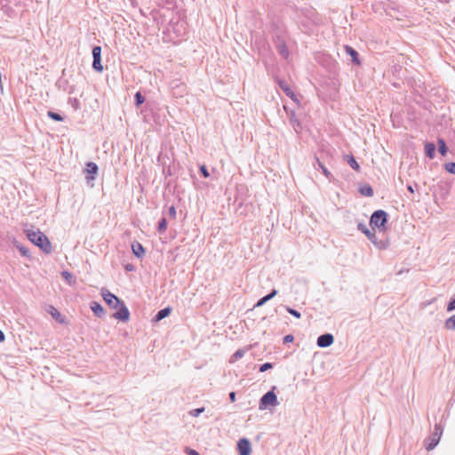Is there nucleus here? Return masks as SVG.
I'll list each match as a JSON object with an SVG mask.
<instances>
[{
  "mask_svg": "<svg viewBox=\"0 0 455 455\" xmlns=\"http://www.w3.org/2000/svg\"><path fill=\"white\" fill-rule=\"evenodd\" d=\"M27 238L43 252L50 254L52 251V246L49 238L39 229H24Z\"/></svg>",
  "mask_w": 455,
  "mask_h": 455,
  "instance_id": "nucleus-1",
  "label": "nucleus"
},
{
  "mask_svg": "<svg viewBox=\"0 0 455 455\" xmlns=\"http://www.w3.org/2000/svg\"><path fill=\"white\" fill-rule=\"evenodd\" d=\"M389 220L388 213L384 210L374 211L370 218V226L374 229H378L379 233H385L387 230V223Z\"/></svg>",
  "mask_w": 455,
  "mask_h": 455,
  "instance_id": "nucleus-2",
  "label": "nucleus"
},
{
  "mask_svg": "<svg viewBox=\"0 0 455 455\" xmlns=\"http://www.w3.org/2000/svg\"><path fill=\"white\" fill-rule=\"evenodd\" d=\"M276 389L275 386H273L269 391L264 394L259 402V409L264 411L270 407H275L279 404L277 395L275 393Z\"/></svg>",
  "mask_w": 455,
  "mask_h": 455,
  "instance_id": "nucleus-3",
  "label": "nucleus"
},
{
  "mask_svg": "<svg viewBox=\"0 0 455 455\" xmlns=\"http://www.w3.org/2000/svg\"><path fill=\"white\" fill-rule=\"evenodd\" d=\"M99 172V167L94 162H87L84 168L86 183L90 187H93V181Z\"/></svg>",
  "mask_w": 455,
  "mask_h": 455,
  "instance_id": "nucleus-4",
  "label": "nucleus"
},
{
  "mask_svg": "<svg viewBox=\"0 0 455 455\" xmlns=\"http://www.w3.org/2000/svg\"><path fill=\"white\" fill-rule=\"evenodd\" d=\"M100 294L106 304L111 308H117L118 305L121 304L122 299L106 288L101 289Z\"/></svg>",
  "mask_w": 455,
  "mask_h": 455,
  "instance_id": "nucleus-5",
  "label": "nucleus"
},
{
  "mask_svg": "<svg viewBox=\"0 0 455 455\" xmlns=\"http://www.w3.org/2000/svg\"><path fill=\"white\" fill-rule=\"evenodd\" d=\"M116 309V311L112 315L115 319L122 322H127L130 319V311L123 300Z\"/></svg>",
  "mask_w": 455,
  "mask_h": 455,
  "instance_id": "nucleus-6",
  "label": "nucleus"
},
{
  "mask_svg": "<svg viewBox=\"0 0 455 455\" xmlns=\"http://www.w3.org/2000/svg\"><path fill=\"white\" fill-rule=\"evenodd\" d=\"M443 434V427L441 425H435V430H434V433L432 435V439L430 441V443L427 445V451H431L433 449H435L437 444L439 443V441H440V437Z\"/></svg>",
  "mask_w": 455,
  "mask_h": 455,
  "instance_id": "nucleus-7",
  "label": "nucleus"
},
{
  "mask_svg": "<svg viewBox=\"0 0 455 455\" xmlns=\"http://www.w3.org/2000/svg\"><path fill=\"white\" fill-rule=\"evenodd\" d=\"M237 451L239 455H251V442L245 437L239 439L237 442Z\"/></svg>",
  "mask_w": 455,
  "mask_h": 455,
  "instance_id": "nucleus-8",
  "label": "nucleus"
},
{
  "mask_svg": "<svg viewBox=\"0 0 455 455\" xmlns=\"http://www.w3.org/2000/svg\"><path fill=\"white\" fill-rule=\"evenodd\" d=\"M45 311L52 315V317L59 323H67L66 317L52 305H47Z\"/></svg>",
  "mask_w": 455,
  "mask_h": 455,
  "instance_id": "nucleus-9",
  "label": "nucleus"
},
{
  "mask_svg": "<svg viewBox=\"0 0 455 455\" xmlns=\"http://www.w3.org/2000/svg\"><path fill=\"white\" fill-rule=\"evenodd\" d=\"M334 337L331 333H323L318 336L316 345L321 348H325L332 345Z\"/></svg>",
  "mask_w": 455,
  "mask_h": 455,
  "instance_id": "nucleus-10",
  "label": "nucleus"
},
{
  "mask_svg": "<svg viewBox=\"0 0 455 455\" xmlns=\"http://www.w3.org/2000/svg\"><path fill=\"white\" fill-rule=\"evenodd\" d=\"M371 242L374 244L376 248L379 250H386L389 246V239L385 235V233H382L381 237L379 238L377 235H374V238L371 240Z\"/></svg>",
  "mask_w": 455,
  "mask_h": 455,
  "instance_id": "nucleus-11",
  "label": "nucleus"
},
{
  "mask_svg": "<svg viewBox=\"0 0 455 455\" xmlns=\"http://www.w3.org/2000/svg\"><path fill=\"white\" fill-rule=\"evenodd\" d=\"M275 48L278 53L284 59H288L290 52L284 39L281 36H277L275 40Z\"/></svg>",
  "mask_w": 455,
  "mask_h": 455,
  "instance_id": "nucleus-12",
  "label": "nucleus"
},
{
  "mask_svg": "<svg viewBox=\"0 0 455 455\" xmlns=\"http://www.w3.org/2000/svg\"><path fill=\"white\" fill-rule=\"evenodd\" d=\"M90 308L93 312V314L99 318H102L106 315L105 308L100 303L97 301H92L90 303Z\"/></svg>",
  "mask_w": 455,
  "mask_h": 455,
  "instance_id": "nucleus-13",
  "label": "nucleus"
},
{
  "mask_svg": "<svg viewBox=\"0 0 455 455\" xmlns=\"http://www.w3.org/2000/svg\"><path fill=\"white\" fill-rule=\"evenodd\" d=\"M345 52L347 55L351 57V61L355 65H361V60L359 58V53L355 49H354L350 45H345Z\"/></svg>",
  "mask_w": 455,
  "mask_h": 455,
  "instance_id": "nucleus-14",
  "label": "nucleus"
},
{
  "mask_svg": "<svg viewBox=\"0 0 455 455\" xmlns=\"http://www.w3.org/2000/svg\"><path fill=\"white\" fill-rule=\"evenodd\" d=\"M288 115H289L290 123H291L294 132L297 134H299L300 132L301 129H302L301 123L297 118L296 114H295L294 111L291 110Z\"/></svg>",
  "mask_w": 455,
  "mask_h": 455,
  "instance_id": "nucleus-15",
  "label": "nucleus"
},
{
  "mask_svg": "<svg viewBox=\"0 0 455 455\" xmlns=\"http://www.w3.org/2000/svg\"><path fill=\"white\" fill-rule=\"evenodd\" d=\"M278 293V291L276 289H272L269 293L260 298L255 304V307H259L265 305L267 301L272 299L275 296H276Z\"/></svg>",
  "mask_w": 455,
  "mask_h": 455,
  "instance_id": "nucleus-16",
  "label": "nucleus"
},
{
  "mask_svg": "<svg viewBox=\"0 0 455 455\" xmlns=\"http://www.w3.org/2000/svg\"><path fill=\"white\" fill-rule=\"evenodd\" d=\"M132 253L139 259L142 258L146 252L144 246L137 241H134L132 243Z\"/></svg>",
  "mask_w": 455,
  "mask_h": 455,
  "instance_id": "nucleus-17",
  "label": "nucleus"
},
{
  "mask_svg": "<svg viewBox=\"0 0 455 455\" xmlns=\"http://www.w3.org/2000/svg\"><path fill=\"white\" fill-rule=\"evenodd\" d=\"M278 85L283 91V92L285 93L286 96L291 98L292 100H297L296 94L294 93V92L291 89V87L285 81L280 80L278 82Z\"/></svg>",
  "mask_w": 455,
  "mask_h": 455,
  "instance_id": "nucleus-18",
  "label": "nucleus"
},
{
  "mask_svg": "<svg viewBox=\"0 0 455 455\" xmlns=\"http://www.w3.org/2000/svg\"><path fill=\"white\" fill-rule=\"evenodd\" d=\"M172 313V307H166L162 309H160L156 315L153 317V322H160L161 320L164 319L165 317L169 316Z\"/></svg>",
  "mask_w": 455,
  "mask_h": 455,
  "instance_id": "nucleus-19",
  "label": "nucleus"
},
{
  "mask_svg": "<svg viewBox=\"0 0 455 455\" xmlns=\"http://www.w3.org/2000/svg\"><path fill=\"white\" fill-rule=\"evenodd\" d=\"M435 145L433 142L427 141L424 145L425 155L429 159H434L435 156Z\"/></svg>",
  "mask_w": 455,
  "mask_h": 455,
  "instance_id": "nucleus-20",
  "label": "nucleus"
},
{
  "mask_svg": "<svg viewBox=\"0 0 455 455\" xmlns=\"http://www.w3.org/2000/svg\"><path fill=\"white\" fill-rule=\"evenodd\" d=\"M359 193L367 197H371L374 195L373 188L369 184L361 185L358 188Z\"/></svg>",
  "mask_w": 455,
  "mask_h": 455,
  "instance_id": "nucleus-21",
  "label": "nucleus"
},
{
  "mask_svg": "<svg viewBox=\"0 0 455 455\" xmlns=\"http://www.w3.org/2000/svg\"><path fill=\"white\" fill-rule=\"evenodd\" d=\"M345 157L347 159V163L353 170H355L356 172H360L361 167H360L359 164L357 163V161L355 160V158L354 157V156L347 155Z\"/></svg>",
  "mask_w": 455,
  "mask_h": 455,
  "instance_id": "nucleus-22",
  "label": "nucleus"
},
{
  "mask_svg": "<svg viewBox=\"0 0 455 455\" xmlns=\"http://www.w3.org/2000/svg\"><path fill=\"white\" fill-rule=\"evenodd\" d=\"M437 146H438V152L442 156H445L447 154V152H448V147L446 145V142H445L444 139L438 138V140H437Z\"/></svg>",
  "mask_w": 455,
  "mask_h": 455,
  "instance_id": "nucleus-23",
  "label": "nucleus"
},
{
  "mask_svg": "<svg viewBox=\"0 0 455 455\" xmlns=\"http://www.w3.org/2000/svg\"><path fill=\"white\" fill-rule=\"evenodd\" d=\"M15 247L17 248V250L20 252V254L23 257L31 258L30 251L26 246H24L23 244H20L18 242H15Z\"/></svg>",
  "mask_w": 455,
  "mask_h": 455,
  "instance_id": "nucleus-24",
  "label": "nucleus"
},
{
  "mask_svg": "<svg viewBox=\"0 0 455 455\" xmlns=\"http://www.w3.org/2000/svg\"><path fill=\"white\" fill-rule=\"evenodd\" d=\"M167 225H168L167 219L165 216H163L158 222V226H157L158 233L159 234L164 233L167 229Z\"/></svg>",
  "mask_w": 455,
  "mask_h": 455,
  "instance_id": "nucleus-25",
  "label": "nucleus"
},
{
  "mask_svg": "<svg viewBox=\"0 0 455 455\" xmlns=\"http://www.w3.org/2000/svg\"><path fill=\"white\" fill-rule=\"evenodd\" d=\"M316 162H317V165H318V167L322 170L323 174V175H324V176H325L329 180H331L333 178L332 174L329 172V170L325 167V165H324L322 162H320V160H319V159H316Z\"/></svg>",
  "mask_w": 455,
  "mask_h": 455,
  "instance_id": "nucleus-26",
  "label": "nucleus"
},
{
  "mask_svg": "<svg viewBox=\"0 0 455 455\" xmlns=\"http://www.w3.org/2000/svg\"><path fill=\"white\" fill-rule=\"evenodd\" d=\"M145 102V97L140 92H137L134 95V105L140 108Z\"/></svg>",
  "mask_w": 455,
  "mask_h": 455,
  "instance_id": "nucleus-27",
  "label": "nucleus"
},
{
  "mask_svg": "<svg viewBox=\"0 0 455 455\" xmlns=\"http://www.w3.org/2000/svg\"><path fill=\"white\" fill-rule=\"evenodd\" d=\"M47 116L49 118H51L56 122H62L64 120V117L60 113H57V112L48 111Z\"/></svg>",
  "mask_w": 455,
  "mask_h": 455,
  "instance_id": "nucleus-28",
  "label": "nucleus"
},
{
  "mask_svg": "<svg viewBox=\"0 0 455 455\" xmlns=\"http://www.w3.org/2000/svg\"><path fill=\"white\" fill-rule=\"evenodd\" d=\"M92 60H101V47L99 45H94L92 47Z\"/></svg>",
  "mask_w": 455,
  "mask_h": 455,
  "instance_id": "nucleus-29",
  "label": "nucleus"
},
{
  "mask_svg": "<svg viewBox=\"0 0 455 455\" xmlns=\"http://www.w3.org/2000/svg\"><path fill=\"white\" fill-rule=\"evenodd\" d=\"M445 327L448 330H455V315H451L445 321Z\"/></svg>",
  "mask_w": 455,
  "mask_h": 455,
  "instance_id": "nucleus-30",
  "label": "nucleus"
},
{
  "mask_svg": "<svg viewBox=\"0 0 455 455\" xmlns=\"http://www.w3.org/2000/svg\"><path fill=\"white\" fill-rule=\"evenodd\" d=\"M92 68L97 72L103 71V66L101 64V60H92Z\"/></svg>",
  "mask_w": 455,
  "mask_h": 455,
  "instance_id": "nucleus-31",
  "label": "nucleus"
},
{
  "mask_svg": "<svg viewBox=\"0 0 455 455\" xmlns=\"http://www.w3.org/2000/svg\"><path fill=\"white\" fill-rule=\"evenodd\" d=\"M285 309L290 315L296 317L297 319L301 318V314L298 310H296L289 306H286Z\"/></svg>",
  "mask_w": 455,
  "mask_h": 455,
  "instance_id": "nucleus-32",
  "label": "nucleus"
},
{
  "mask_svg": "<svg viewBox=\"0 0 455 455\" xmlns=\"http://www.w3.org/2000/svg\"><path fill=\"white\" fill-rule=\"evenodd\" d=\"M68 104L75 109L77 110L80 108V101L76 98H69Z\"/></svg>",
  "mask_w": 455,
  "mask_h": 455,
  "instance_id": "nucleus-33",
  "label": "nucleus"
},
{
  "mask_svg": "<svg viewBox=\"0 0 455 455\" xmlns=\"http://www.w3.org/2000/svg\"><path fill=\"white\" fill-rule=\"evenodd\" d=\"M61 276L65 279V281H67L69 284L72 283L73 279H74V276L73 275L68 271V270H64L61 272Z\"/></svg>",
  "mask_w": 455,
  "mask_h": 455,
  "instance_id": "nucleus-34",
  "label": "nucleus"
},
{
  "mask_svg": "<svg viewBox=\"0 0 455 455\" xmlns=\"http://www.w3.org/2000/svg\"><path fill=\"white\" fill-rule=\"evenodd\" d=\"M446 172L451 174H455V162H449L444 164Z\"/></svg>",
  "mask_w": 455,
  "mask_h": 455,
  "instance_id": "nucleus-35",
  "label": "nucleus"
},
{
  "mask_svg": "<svg viewBox=\"0 0 455 455\" xmlns=\"http://www.w3.org/2000/svg\"><path fill=\"white\" fill-rule=\"evenodd\" d=\"M273 367H274V363H268V362H267V363H262V364L259 366V371L260 372H264V371H267V370L272 369Z\"/></svg>",
  "mask_w": 455,
  "mask_h": 455,
  "instance_id": "nucleus-36",
  "label": "nucleus"
},
{
  "mask_svg": "<svg viewBox=\"0 0 455 455\" xmlns=\"http://www.w3.org/2000/svg\"><path fill=\"white\" fill-rule=\"evenodd\" d=\"M199 172H200V174L204 177V178H209L210 177V172L207 169V167L203 164L199 167Z\"/></svg>",
  "mask_w": 455,
  "mask_h": 455,
  "instance_id": "nucleus-37",
  "label": "nucleus"
},
{
  "mask_svg": "<svg viewBox=\"0 0 455 455\" xmlns=\"http://www.w3.org/2000/svg\"><path fill=\"white\" fill-rule=\"evenodd\" d=\"M168 215L171 219H175L177 215L176 208L174 205H171L168 209Z\"/></svg>",
  "mask_w": 455,
  "mask_h": 455,
  "instance_id": "nucleus-38",
  "label": "nucleus"
},
{
  "mask_svg": "<svg viewBox=\"0 0 455 455\" xmlns=\"http://www.w3.org/2000/svg\"><path fill=\"white\" fill-rule=\"evenodd\" d=\"M455 310V295L454 298H451L447 304V311L451 312Z\"/></svg>",
  "mask_w": 455,
  "mask_h": 455,
  "instance_id": "nucleus-39",
  "label": "nucleus"
},
{
  "mask_svg": "<svg viewBox=\"0 0 455 455\" xmlns=\"http://www.w3.org/2000/svg\"><path fill=\"white\" fill-rule=\"evenodd\" d=\"M293 339H294L293 335H291V334H287V335H285V336L283 338V344H288V343L292 342V341H293Z\"/></svg>",
  "mask_w": 455,
  "mask_h": 455,
  "instance_id": "nucleus-40",
  "label": "nucleus"
},
{
  "mask_svg": "<svg viewBox=\"0 0 455 455\" xmlns=\"http://www.w3.org/2000/svg\"><path fill=\"white\" fill-rule=\"evenodd\" d=\"M204 411V407L196 408V409L193 410L190 413L194 417H198Z\"/></svg>",
  "mask_w": 455,
  "mask_h": 455,
  "instance_id": "nucleus-41",
  "label": "nucleus"
},
{
  "mask_svg": "<svg viewBox=\"0 0 455 455\" xmlns=\"http://www.w3.org/2000/svg\"><path fill=\"white\" fill-rule=\"evenodd\" d=\"M363 234H364L370 241L372 240V238H374V235H376L374 232H371L369 228H367V230H365Z\"/></svg>",
  "mask_w": 455,
  "mask_h": 455,
  "instance_id": "nucleus-42",
  "label": "nucleus"
},
{
  "mask_svg": "<svg viewBox=\"0 0 455 455\" xmlns=\"http://www.w3.org/2000/svg\"><path fill=\"white\" fill-rule=\"evenodd\" d=\"M363 234H364L370 241L372 240V238H374V235H376L374 232H371L369 228H367V230H365Z\"/></svg>",
  "mask_w": 455,
  "mask_h": 455,
  "instance_id": "nucleus-43",
  "label": "nucleus"
},
{
  "mask_svg": "<svg viewBox=\"0 0 455 455\" xmlns=\"http://www.w3.org/2000/svg\"><path fill=\"white\" fill-rule=\"evenodd\" d=\"M363 234H364L370 241L372 240V238H374V235H376L374 232H371L369 228H367V230H365Z\"/></svg>",
  "mask_w": 455,
  "mask_h": 455,
  "instance_id": "nucleus-44",
  "label": "nucleus"
},
{
  "mask_svg": "<svg viewBox=\"0 0 455 455\" xmlns=\"http://www.w3.org/2000/svg\"><path fill=\"white\" fill-rule=\"evenodd\" d=\"M243 355H244V351H243V350H242V349H238V350H236V351L234 353L233 356H234L235 359H239V358H242V357L243 356Z\"/></svg>",
  "mask_w": 455,
  "mask_h": 455,
  "instance_id": "nucleus-45",
  "label": "nucleus"
},
{
  "mask_svg": "<svg viewBox=\"0 0 455 455\" xmlns=\"http://www.w3.org/2000/svg\"><path fill=\"white\" fill-rule=\"evenodd\" d=\"M367 228H368L367 226L363 222H359L357 224V229L359 231H361L362 233H363L365 230H367Z\"/></svg>",
  "mask_w": 455,
  "mask_h": 455,
  "instance_id": "nucleus-46",
  "label": "nucleus"
},
{
  "mask_svg": "<svg viewBox=\"0 0 455 455\" xmlns=\"http://www.w3.org/2000/svg\"><path fill=\"white\" fill-rule=\"evenodd\" d=\"M186 454L187 455H200L199 452L194 449L187 448L186 449Z\"/></svg>",
  "mask_w": 455,
  "mask_h": 455,
  "instance_id": "nucleus-47",
  "label": "nucleus"
},
{
  "mask_svg": "<svg viewBox=\"0 0 455 455\" xmlns=\"http://www.w3.org/2000/svg\"><path fill=\"white\" fill-rule=\"evenodd\" d=\"M228 396H229V400L231 403H234L235 402V399H236V394L235 392L232 391L228 394Z\"/></svg>",
  "mask_w": 455,
  "mask_h": 455,
  "instance_id": "nucleus-48",
  "label": "nucleus"
},
{
  "mask_svg": "<svg viewBox=\"0 0 455 455\" xmlns=\"http://www.w3.org/2000/svg\"><path fill=\"white\" fill-rule=\"evenodd\" d=\"M125 270L126 271H133L134 270V266L132 265V264H127L125 267H124Z\"/></svg>",
  "mask_w": 455,
  "mask_h": 455,
  "instance_id": "nucleus-49",
  "label": "nucleus"
},
{
  "mask_svg": "<svg viewBox=\"0 0 455 455\" xmlns=\"http://www.w3.org/2000/svg\"><path fill=\"white\" fill-rule=\"evenodd\" d=\"M413 185L412 184H408L407 185V190L411 193H414V188H413Z\"/></svg>",
  "mask_w": 455,
  "mask_h": 455,
  "instance_id": "nucleus-50",
  "label": "nucleus"
},
{
  "mask_svg": "<svg viewBox=\"0 0 455 455\" xmlns=\"http://www.w3.org/2000/svg\"><path fill=\"white\" fill-rule=\"evenodd\" d=\"M5 339L4 333L0 330V342H4Z\"/></svg>",
  "mask_w": 455,
  "mask_h": 455,
  "instance_id": "nucleus-51",
  "label": "nucleus"
},
{
  "mask_svg": "<svg viewBox=\"0 0 455 455\" xmlns=\"http://www.w3.org/2000/svg\"><path fill=\"white\" fill-rule=\"evenodd\" d=\"M440 3H449L450 0H438Z\"/></svg>",
  "mask_w": 455,
  "mask_h": 455,
  "instance_id": "nucleus-52",
  "label": "nucleus"
},
{
  "mask_svg": "<svg viewBox=\"0 0 455 455\" xmlns=\"http://www.w3.org/2000/svg\"><path fill=\"white\" fill-rule=\"evenodd\" d=\"M173 0H165L167 4H172Z\"/></svg>",
  "mask_w": 455,
  "mask_h": 455,
  "instance_id": "nucleus-53",
  "label": "nucleus"
},
{
  "mask_svg": "<svg viewBox=\"0 0 455 455\" xmlns=\"http://www.w3.org/2000/svg\"><path fill=\"white\" fill-rule=\"evenodd\" d=\"M453 22H454V24H455V17L453 18Z\"/></svg>",
  "mask_w": 455,
  "mask_h": 455,
  "instance_id": "nucleus-54",
  "label": "nucleus"
}]
</instances>
